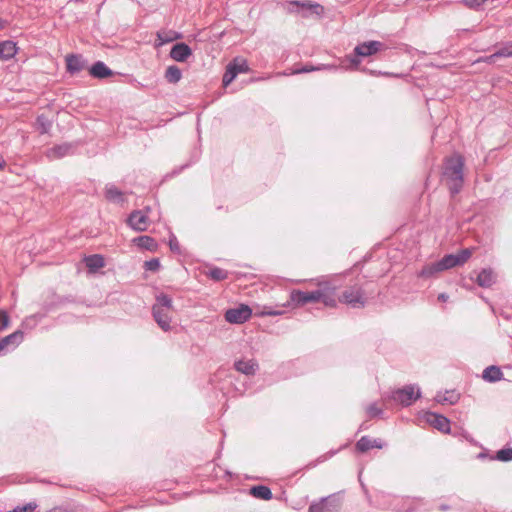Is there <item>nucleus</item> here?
I'll return each mask as SVG.
<instances>
[{"label":"nucleus","instance_id":"bb28decb","mask_svg":"<svg viewBox=\"0 0 512 512\" xmlns=\"http://www.w3.org/2000/svg\"><path fill=\"white\" fill-rule=\"evenodd\" d=\"M251 495L256 498L263 500H270L272 498V492L267 486L259 485L254 486L250 489Z\"/></svg>","mask_w":512,"mask_h":512},{"label":"nucleus","instance_id":"f3484780","mask_svg":"<svg viewBox=\"0 0 512 512\" xmlns=\"http://www.w3.org/2000/svg\"><path fill=\"white\" fill-rule=\"evenodd\" d=\"M23 333L21 331H15L14 333L4 337L0 340V351L4 350L8 346L17 347L23 341Z\"/></svg>","mask_w":512,"mask_h":512},{"label":"nucleus","instance_id":"1a4fd4ad","mask_svg":"<svg viewBox=\"0 0 512 512\" xmlns=\"http://www.w3.org/2000/svg\"><path fill=\"white\" fill-rule=\"evenodd\" d=\"M340 508L339 501L334 497L323 498L318 503H313L309 507V512H338Z\"/></svg>","mask_w":512,"mask_h":512},{"label":"nucleus","instance_id":"e433bc0d","mask_svg":"<svg viewBox=\"0 0 512 512\" xmlns=\"http://www.w3.org/2000/svg\"><path fill=\"white\" fill-rule=\"evenodd\" d=\"M322 69H336L335 66L333 65H321V66H318V67H314V66H304L303 68L301 69H298V70H295L293 72V74H298V73H306V72H311V71H316V70H322Z\"/></svg>","mask_w":512,"mask_h":512},{"label":"nucleus","instance_id":"9b49d317","mask_svg":"<svg viewBox=\"0 0 512 512\" xmlns=\"http://www.w3.org/2000/svg\"><path fill=\"white\" fill-rule=\"evenodd\" d=\"M128 224L135 231H145L149 224L147 213L142 210L132 212L128 218Z\"/></svg>","mask_w":512,"mask_h":512},{"label":"nucleus","instance_id":"7c9ffc66","mask_svg":"<svg viewBox=\"0 0 512 512\" xmlns=\"http://www.w3.org/2000/svg\"><path fill=\"white\" fill-rule=\"evenodd\" d=\"M105 196L108 200L113 202H121L123 200L121 191L114 185L106 186Z\"/></svg>","mask_w":512,"mask_h":512},{"label":"nucleus","instance_id":"2f4dec72","mask_svg":"<svg viewBox=\"0 0 512 512\" xmlns=\"http://www.w3.org/2000/svg\"><path fill=\"white\" fill-rule=\"evenodd\" d=\"M229 65L235 68V72L237 75L239 73H246L249 71L248 63L243 58H235L233 61L229 63Z\"/></svg>","mask_w":512,"mask_h":512},{"label":"nucleus","instance_id":"6ab92c4d","mask_svg":"<svg viewBox=\"0 0 512 512\" xmlns=\"http://www.w3.org/2000/svg\"><path fill=\"white\" fill-rule=\"evenodd\" d=\"M356 447L359 451L365 452L371 448H379L383 447V442L380 439H370L366 436H363L356 444Z\"/></svg>","mask_w":512,"mask_h":512},{"label":"nucleus","instance_id":"58836bf2","mask_svg":"<svg viewBox=\"0 0 512 512\" xmlns=\"http://www.w3.org/2000/svg\"><path fill=\"white\" fill-rule=\"evenodd\" d=\"M36 508V504L33 502L27 503L22 506H17L14 509L7 512H33Z\"/></svg>","mask_w":512,"mask_h":512},{"label":"nucleus","instance_id":"a18cd8bd","mask_svg":"<svg viewBox=\"0 0 512 512\" xmlns=\"http://www.w3.org/2000/svg\"><path fill=\"white\" fill-rule=\"evenodd\" d=\"M448 298H449V296H448L446 293H440V294L438 295V300H439V301H442V302L447 301V300H448Z\"/></svg>","mask_w":512,"mask_h":512},{"label":"nucleus","instance_id":"dca6fc26","mask_svg":"<svg viewBox=\"0 0 512 512\" xmlns=\"http://www.w3.org/2000/svg\"><path fill=\"white\" fill-rule=\"evenodd\" d=\"M235 368L238 372H241L245 375H253L255 374L258 364L255 360L249 359V360H239L235 363Z\"/></svg>","mask_w":512,"mask_h":512},{"label":"nucleus","instance_id":"f03ea898","mask_svg":"<svg viewBox=\"0 0 512 512\" xmlns=\"http://www.w3.org/2000/svg\"><path fill=\"white\" fill-rule=\"evenodd\" d=\"M464 159L459 154L447 158L444 164L443 179L450 192L454 195L460 192L464 182Z\"/></svg>","mask_w":512,"mask_h":512},{"label":"nucleus","instance_id":"09e8293b","mask_svg":"<svg viewBox=\"0 0 512 512\" xmlns=\"http://www.w3.org/2000/svg\"><path fill=\"white\" fill-rule=\"evenodd\" d=\"M5 165V161L0 157V169H2Z\"/></svg>","mask_w":512,"mask_h":512},{"label":"nucleus","instance_id":"c756f323","mask_svg":"<svg viewBox=\"0 0 512 512\" xmlns=\"http://www.w3.org/2000/svg\"><path fill=\"white\" fill-rule=\"evenodd\" d=\"M158 45H164L166 43L172 42L175 39H179L181 37L180 34L174 31H160L157 33Z\"/></svg>","mask_w":512,"mask_h":512},{"label":"nucleus","instance_id":"4468645a","mask_svg":"<svg viewBox=\"0 0 512 512\" xmlns=\"http://www.w3.org/2000/svg\"><path fill=\"white\" fill-rule=\"evenodd\" d=\"M66 65L67 71L74 74L85 69L87 62L80 55H68L66 57Z\"/></svg>","mask_w":512,"mask_h":512},{"label":"nucleus","instance_id":"b1692460","mask_svg":"<svg viewBox=\"0 0 512 512\" xmlns=\"http://www.w3.org/2000/svg\"><path fill=\"white\" fill-rule=\"evenodd\" d=\"M89 71L93 77L100 79L112 75V71L101 61L96 62Z\"/></svg>","mask_w":512,"mask_h":512},{"label":"nucleus","instance_id":"c9c22d12","mask_svg":"<svg viewBox=\"0 0 512 512\" xmlns=\"http://www.w3.org/2000/svg\"><path fill=\"white\" fill-rule=\"evenodd\" d=\"M236 77L237 74L235 72V68L228 64L226 67V72L223 76V85L227 87Z\"/></svg>","mask_w":512,"mask_h":512},{"label":"nucleus","instance_id":"6e6552de","mask_svg":"<svg viewBox=\"0 0 512 512\" xmlns=\"http://www.w3.org/2000/svg\"><path fill=\"white\" fill-rule=\"evenodd\" d=\"M292 7H297L302 10L303 17H309L310 15H315L320 17L324 13V8L322 5L309 1H291L289 3Z\"/></svg>","mask_w":512,"mask_h":512},{"label":"nucleus","instance_id":"4be33fe9","mask_svg":"<svg viewBox=\"0 0 512 512\" xmlns=\"http://www.w3.org/2000/svg\"><path fill=\"white\" fill-rule=\"evenodd\" d=\"M511 56H512V45H506V46L500 48L499 50H497L496 52H494L493 54H491L490 56L485 57L484 62L493 64V63H496L499 58L511 57Z\"/></svg>","mask_w":512,"mask_h":512},{"label":"nucleus","instance_id":"c03bdc74","mask_svg":"<svg viewBox=\"0 0 512 512\" xmlns=\"http://www.w3.org/2000/svg\"><path fill=\"white\" fill-rule=\"evenodd\" d=\"M170 249L174 252H179L178 241L175 236H172L169 241Z\"/></svg>","mask_w":512,"mask_h":512},{"label":"nucleus","instance_id":"39448f33","mask_svg":"<svg viewBox=\"0 0 512 512\" xmlns=\"http://www.w3.org/2000/svg\"><path fill=\"white\" fill-rule=\"evenodd\" d=\"M345 303L352 308H362L366 304V297L360 286H352L346 289L337 302Z\"/></svg>","mask_w":512,"mask_h":512},{"label":"nucleus","instance_id":"423d86ee","mask_svg":"<svg viewBox=\"0 0 512 512\" xmlns=\"http://www.w3.org/2000/svg\"><path fill=\"white\" fill-rule=\"evenodd\" d=\"M472 249H463L457 254H448L445 255L441 260H439L443 270H448L456 266H461L468 261V259L472 256Z\"/></svg>","mask_w":512,"mask_h":512},{"label":"nucleus","instance_id":"5701e85b","mask_svg":"<svg viewBox=\"0 0 512 512\" xmlns=\"http://www.w3.org/2000/svg\"><path fill=\"white\" fill-rule=\"evenodd\" d=\"M133 243L145 250L155 251L157 249V242L150 236L136 237L133 239Z\"/></svg>","mask_w":512,"mask_h":512},{"label":"nucleus","instance_id":"0eeeda50","mask_svg":"<svg viewBox=\"0 0 512 512\" xmlns=\"http://www.w3.org/2000/svg\"><path fill=\"white\" fill-rule=\"evenodd\" d=\"M252 315V310L248 305L241 304L236 308L226 311L225 320L232 324H242Z\"/></svg>","mask_w":512,"mask_h":512},{"label":"nucleus","instance_id":"f8f14e48","mask_svg":"<svg viewBox=\"0 0 512 512\" xmlns=\"http://www.w3.org/2000/svg\"><path fill=\"white\" fill-rule=\"evenodd\" d=\"M424 419L428 424L439 431L444 433L450 432V421L446 417L433 412H427L424 415Z\"/></svg>","mask_w":512,"mask_h":512},{"label":"nucleus","instance_id":"a878e982","mask_svg":"<svg viewBox=\"0 0 512 512\" xmlns=\"http://www.w3.org/2000/svg\"><path fill=\"white\" fill-rule=\"evenodd\" d=\"M435 400L440 404H455L459 400V394L455 391L439 392L435 396Z\"/></svg>","mask_w":512,"mask_h":512},{"label":"nucleus","instance_id":"a19ab883","mask_svg":"<svg viewBox=\"0 0 512 512\" xmlns=\"http://www.w3.org/2000/svg\"><path fill=\"white\" fill-rule=\"evenodd\" d=\"M144 267L146 270H149V271H157L160 267V262L158 259L154 258V259H151L149 261H146L144 263Z\"/></svg>","mask_w":512,"mask_h":512},{"label":"nucleus","instance_id":"aec40b11","mask_svg":"<svg viewBox=\"0 0 512 512\" xmlns=\"http://www.w3.org/2000/svg\"><path fill=\"white\" fill-rule=\"evenodd\" d=\"M71 150H72V145L68 144V143H64V144H61V145L51 148L48 151L47 156L51 159H58V158H61V157H64V156L70 154Z\"/></svg>","mask_w":512,"mask_h":512},{"label":"nucleus","instance_id":"9d476101","mask_svg":"<svg viewBox=\"0 0 512 512\" xmlns=\"http://www.w3.org/2000/svg\"><path fill=\"white\" fill-rule=\"evenodd\" d=\"M384 48V44L380 41H368L357 45L354 49L356 56L368 57L376 54Z\"/></svg>","mask_w":512,"mask_h":512},{"label":"nucleus","instance_id":"2eb2a0df","mask_svg":"<svg viewBox=\"0 0 512 512\" xmlns=\"http://www.w3.org/2000/svg\"><path fill=\"white\" fill-rule=\"evenodd\" d=\"M496 281V275L490 268H485L480 271L476 277V282L480 287H491Z\"/></svg>","mask_w":512,"mask_h":512},{"label":"nucleus","instance_id":"79ce46f5","mask_svg":"<svg viewBox=\"0 0 512 512\" xmlns=\"http://www.w3.org/2000/svg\"><path fill=\"white\" fill-rule=\"evenodd\" d=\"M487 0H463V3L471 9H479Z\"/></svg>","mask_w":512,"mask_h":512},{"label":"nucleus","instance_id":"7ed1b4c3","mask_svg":"<svg viewBox=\"0 0 512 512\" xmlns=\"http://www.w3.org/2000/svg\"><path fill=\"white\" fill-rule=\"evenodd\" d=\"M172 312V298L163 293L157 295L156 302L152 306V315L155 322L164 332H168L172 329Z\"/></svg>","mask_w":512,"mask_h":512},{"label":"nucleus","instance_id":"412c9836","mask_svg":"<svg viewBox=\"0 0 512 512\" xmlns=\"http://www.w3.org/2000/svg\"><path fill=\"white\" fill-rule=\"evenodd\" d=\"M17 52L16 44L12 41H4L0 43V58L8 60L14 57Z\"/></svg>","mask_w":512,"mask_h":512},{"label":"nucleus","instance_id":"de8ad7c7","mask_svg":"<svg viewBox=\"0 0 512 512\" xmlns=\"http://www.w3.org/2000/svg\"><path fill=\"white\" fill-rule=\"evenodd\" d=\"M267 314H268V315L275 316V315H280V314H281V312H276V311H274V312H268Z\"/></svg>","mask_w":512,"mask_h":512},{"label":"nucleus","instance_id":"f257e3e1","mask_svg":"<svg viewBox=\"0 0 512 512\" xmlns=\"http://www.w3.org/2000/svg\"><path fill=\"white\" fill-rule=\"evenodd\" d=\"M310 285H315L316 290L313 291H301L292 290L290 292L291 302L297 306L302 307L308 303H323L326 307L334 308L337 306V290L339 285L330 278H316L309 280Z\"/></svg>","mask_w":512,"mask_h":512},{"label":"nucleus","instance_id":"393cba45","mask_svg":"<svg viewBox=\"0 0 512 512\" xmlns=\"http://www.w3.org/2000/svg\"><path fill=\"white\" fill-rule=\"evenodd\" d=\"M482 377L487 382H496L502 379L503 373L497 366H489L484 369Z\"/></svg>","mask_w":512,"mask_h":512},{"label":"nucleus","instance_id":"4c0bfd02","mask_svg":"<svg viewBox=\"0 0 512 512\" xmlns=\"http://www.w3.org/2000/svg\"><path fill=\"white\" fill-rule=\"evenodd\" d=\"M496 459L507 462L512 460V448L501 449L497 452Z\"/></svg>","mask_w":512,"mask_h":512},{"label":"nucleus","instance_id":"ea45409f","mask_svg":"<svg viewBox=\"0 0 512 512\" xmlns=\"http://www.w3.org/2000/svg\"><path fill=\"white\" fill-rule=\"evenodd\" d=\"M366 412L370 417H376L382 414V409L379 408L376 403H372L367 406Z\"/></svg>","mask_w":512,"mask_h":512},{"label":"nucleus","instance_id":"c85d7f7f","mask_svg":"<svg viewBox=\"0 0 512 512\" xmlns=\"http://www.w3.org/2000/svg\"><path fill=\"white\" fill-rule=\"evenodd\" d=\"M181 77L182 72L177 66L172 65L166 69L165 78L168 82L177 83L180 81Z\"/></svg>","mask_w":512,"mask_h":512},{"label":"nucleus","instance_id":"ddd939ff","mask_svg":"<svg viewBox=\"0 0 512 512\" xmlns=\"http://www.w3.org/2000/svg\"><path fill=\"white\" fill-rule=\"evenodd\" d=\"M191 54L192 50L185 43L175 44L170 51L171 58L178 62L186 61V59L190 57Z\"/></svg>","mask_w":512,"mask_h":512},{"label":"nucleus","instance_id":"49530a36","mask_svg":"<svg viewBox=\"0 0 512 512\" xmlns=\"http://www.w3.org/2000/svg\"><path fill=\"white\" fill-rule=\"evenodd\" d=\"M49 512H68L67 510L61 509V508H54Z\"/></svg>","mask_w":512,"mask_h":512},{"label":"nucleus","instance_id":"473e14b6","mask_svg":"<svg viewBox=\"0 0 512 512\" xmlns=\"http://www.w3.org/2000/svg\"><path fill=\"white\" fill-rule=\"evenodd\" d=\"M207 275L215 281H221L227 278L228 273L224 269L215 267L210 269Z\"/></svg>","mask_w":512,"mask_h":512},{"label":"nucleus","instance_id":"20e7f679","mask_svg":"<svg viewBox=\"0 0 512 512\" xmlns=\"http://www.w3.org/2000/svg\"><path fill=\"white\" fill-rule=\"evenodd\" d=\"M420 397L421 390L419 386L410 384L393 391L388 398L402 406H409Z\"/></svg>","mask_w":512,"mask_h":512},{"label":"nucleus","instance_id":"72a5a7b5","mask_svg":"<svg viewBox=\"0 0 512 512\" xmlns=\"http://www.w3.org/2000/svg\"><path fill=\"white\" fill-rule=\"evenodd\" d=\"M359 56H346V58L342 61V67L346 70H349V69H356L359 64H360V60L358 58Z\"/></svg>","mask_w":512,"mask_h":512},{"label":"nucleus","instance_id":"cd10ccee","mask_svg":"<svg viewBox=\"0 0 512 512\" xmlns=\"http://www.w3.org/2000/svg\"><path fill=\"white\" fill-rule=\"evenodd\" d=\"M86 266L91 271H96L104 266V259L100 255H91L85 259Z\"/></svg>","mask_w":512,"mask_h":512},{"label":"nucleus","instance_id":"37998d69","mask_svg":"<svg viewBox=\"0 0 512 512\" xmlns=\"http://www.w3.org/2000/svg\"><path fill=\"white\" fill-rule=\"evenodd\" d=\"M9 325V316L5 311H0V331L7 328Z\"/></svg>","mask_w":512,"mask_h":512},{"label":"nucleus","instance_id":"f704fd0d","mask_svg":"<svg viewBox=\"0 0 512 512\" xmlns=\"http://www.w3.org/2000/svg\"><path fill=\"white\" fill-rule=\"evenodd\" d=\"M36 125H37V129L41 133H47L49 131V129L51 128V122L49 121V119H47L43 115L38 116Z\"/></svg>","mask_w":512,"mask_h":512},{"label":"nucleus","instance_id":"a211bd4d","mask_svg":"<svg viewBox=\"0 0 512 512\" xmlns=\"http://www.w3.org/2000/svg\"><path fill=\"white\" fill-rule=\"evenodd\" d=\"M443 268L439 261L434 263H428L423 266L421 271L418 273V276L421 278H432L436 276L438 273L443 272Z\"/></svg>","mask_w":512,"mask_h":512}]
</instances>
